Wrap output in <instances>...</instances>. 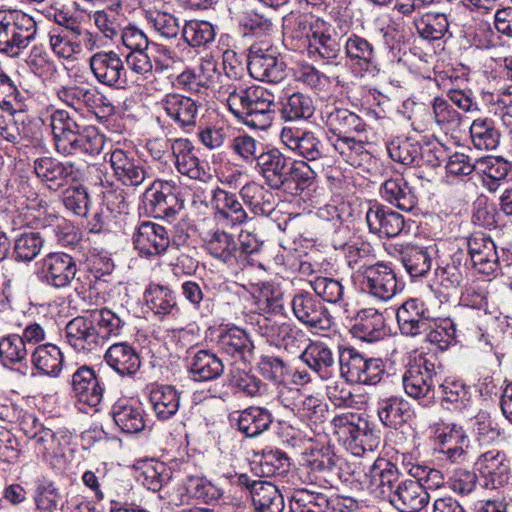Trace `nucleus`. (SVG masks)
I'll list each match as a JSON object with an SVG mask.
<instances>
[{"mask_svg":"<svg viewBox=\"0 0 512 512\" xmlns=\"http://www.w3.org/2000/svg\"><path fill=\"white\" fill-rule=\"evenodd\" d=\"M229 111L243 124L253 129L268 128L278 110L285 121L309 119L315 107L313 100L301 92L285 94L276 102L269 89L253 85L230 84L227 86Z\"/></svg>","mask_w":512,"mask_h":512,"instance_id":"nucleus-1","label":"nucleus"},{"mask_svg":"<svg viewBox=\"0 0 512 512\" xmlns=\"http://www.w3.org/2000/svg\"><path fill=\"white\" fill-rule=\"evenodd\" d=\"M50 127L56 152L63 156L101 153L105 137L93 125H83L66 110L58 109L50 115Z\"/></svg>","mask_w":512,"mask_h":512,"instance_id":"nucleus-2","label":"nucleus"},{"mask_svg":"<svg viewBox=\"0 0 512 512\" xmlns=\"http://www.w3.org/2000/svg\"><path fill=\"white\" fill-rule=\"evenodd\" d=\"M37 25L28 14L17 9L0 10V52L15 57L35 38Z\"/></svg>","mask_w":512,"mask_h":512,"instance_id":"nucleus-3","label":"nucleus"},{"mask_svg":"<svg viewBox=\"0 0 512 512\" xmlns=\"http://www.w3.org/2000/svg\"><path fill=\"white\" fill-rule=\"evenodd\" d=\"M339 371L350 383L378 384L385 374V365L380 358H366L354 347H339Z\"/></svg>","mask_w":512,"mask_h":512,"instance_id":"nucleus-4","label":"nucleus"},{"mask_svg":"<svg viewBox=\"0 0 512 512\" xmlns=\"http://www.w3.org/2000/svg\"><path fill=\"white\" fill-rule=\"evenodd\" d=\"M254 327L256 332L264 337L268 343L283 348L289 353L299 351L305 342V333L294 324L283 319L258 315Z\"/></svg>","mask_w":512,"mask_h":512,"instance_id":"nucleus-5","label":"nucleus"},{"mask_svg":"<svg viewBox=\"0 0 512 512\" xmlns=\"http://www.w3.org/2000/svg\"><path fill=\"white\" fill-rule=\"evenodd\" d=\"M290 304L295 318L306 327L317 331H328L332 327L333 317L315 293L298 290Z\"/></svg>","mask_w":512,"mask_h":512,"instance_id":"nucleus-6","label":"nucleus"},{"mask_svg":"<svg viewBox=\"0 0 512 512\" xmlns=\"http://www.w3.org/2000/svg\"><path fill=\"white\" fill-rule=\"evenodd\" d=\"M39 279L57 289L70 286L76 278L77 264L75 259L64 252H51L37 262Z\"/></svg>","mask_w":512,"mask_h":512,"instance_id":"nucleus-7","label":"nucleus"},{"mask_svg":"<svg viewBox=\"0 0 512 512\" xmlns=\"http://www.w3.org/2000/svg\"><path fill=\"white\" fill-rule=\"evenodd\" d=\"M280 139L287 149L306 161L316 163L327 157L326 144L313 131L285 126Z\"/></svg>","mask_w":512,"mask_h":512,"instance_id":"nucleus-8","label":"nucleus"},{"mask_svg":"<svg viewBox=\"0 0 512 512\" xmlns=\"http://www.w3.org/2000/svg\"><path fill=\"white\" fill-rule=\"evenodd\" d=\"M89 67L101 85L122 89L128 85V73L121 56L113 50L94 53L89 59Z\"/></svg>","mask_w":512,"mask_h":512,"instance_id":"nucleus-9","label":"nucleus"},{"mask_svg":"<svg viewBox=\"0 0 512 512\" xmlns=\"http://www.w3.org/2000/svg\"><path fill=\"white\" fill-rule=\"evenodd\" d=\"M343 49L344 59L356 76H375L379 73L377 52L374 45L366 38L354 33L350 34L343 44Z\"/></svg>","mask_w":512,"mask_h":512,"instance_id":"nucleus-10","label":"nucleus"},{"mask_svg":"<svg viewBox=\"0 0 512 512\" xmlns=\"http://www.w3.org/2000/svg\"><path fill=\"white\" fill-rule=\"evenodd\" d=\"M435 365L425 358H420L411 365L402 377V383L406 394L425 405L434 398Z\"/></svg>","mask_w":512,"mask_h":512,"instance_id":"nucleus-11","label":"nucleus"},{"mask_svg":"<svg viewBox=\"0 0 512 512\" xmlns=\"http://www.w3.org/2000/svg\"><path fill=\"white\" fill-rule=\"evenodd\" d=\"M285 67L271 47L255 43L249 48L247 69L254 79L278 83L286 76Z\"/></svg>","mask_w":512,"mask_h":512,"instance_id":"nucleus-12","label":"nucleus"},{"mask_svg":"<svg viewBox=\"0 0 512 512\" xmlns=\"http://www.w3.org/2000/svg\"><path fill=\"white\" fill-rule=\"evenodd\" d=\"M358 271L363 276V289L380 301L392 299L398 292V281L394 270L383 263L360 265Z\"/></svg>","mask_w":512,"mask_h":512,"instance_id":"nucleus-13","label":"nucleus"},{"mask_svg":"<svg viewBox=\"0 0 512 512\" xmlns=\"http://www.w3.org/2000/svg\"><path fill=\"white\" fill-rule=\"evenodd\" d=\"M33 168L37 178L46 183L50 189L61 187L68 181L77 182L84 175L74 162H61L51 156L35 159Z\"/></svg>","mask_w":512,"mask_h":512,"instance_id":"nucleus-14","label":"nucleus"},{"mask_svg":"<svg viewBox=\"0 0 512 512\" xmlns=\"http://www.w3.org/2000/svg\"><path fill=\"white\" fill-rule=\"evenodd\" d=\"M146 200L156 218L171 219L184 207L173 181H154L145 191Z\"/></svg>","mask_w":512,"mask_h":512,"instance_id":"nucleus-15","label":"nucleus"},{"mask_svg":"<svg viewBox=\"0 0 512 512\" xmlns=\"http://www.w3.org/2000/svg\"><path fill=\"white\" fill-rule=\"evenodd\" d=\"M237 484L249 491L255 512H283L284 498L273 483L264 480H252L247 474L237 477Z\"/></svg>","mask_w":512,"mask_h":512,"instance_id":"nucleus-16","label":"nucleus"},{"mask_svg":"<svg viewBox=\"0 0 512 512\" xmlns=\"http://www.w3.org/2000/svg\"><path fill=\"white\" fill-rule=\"evenodd\" d=\"M400 332L409 337L422 335L435 325L434 315L425 304L416 298L406 300L396 312Z\"/></svg>","mask_w":512,"mask_h":512,"instance_id":"nucleus-17","label":"nucleus"},{"mask_svg":"<svg viewBox=\"0 0 512 512\" xmlns=\"http://www.w3.org/2000/svg\"><path fill=\"white\" fill-rule=\"evenodd\" d=\"M65 340L74 351L83 355L96 352L103 345L88 313L66 324Z\"/></svg>","mask_w":512,"mask_h":512,"instance_id":"nucleus-18","label":"nucleus"},{"mask_svg":"<svg viewBox=\"0 0 512 512\" xmlns=\"http://www.w3.org/2000/svg\"><path fill=\"white\" fill-rule=\"evenodd\" d=\"M134 248L139 254L151 258L163 254L170 245L165 227L150 221L140 223L132 236Z\"/></svg>","mask_w":512,"mask_h":512,"instance_id":"nucleus-19","label":"nucleus"},{"mask_svg":"<svg viewBox=\"0 0 512 512\" xmlns=\"http://www.w3.org/2000/svg\"><path fill=\"white\" fill-rule=\"evenodd\" d=\"M109 162L116 179L126 187H138L149 177L145 165L133 152L116 148L110 153Z\"/></svg>","mask_w":512,"mask_h":512,"instance_id":"nucleus-20","label":"nucleus"},{"mask_svg":"<svg viewBox=\"0 0 512 512\" xmlns=\"http://www.w3.org/2000/svg\"><path fill=\"white\" fill-rule=\"evenodd\" d=\"M475 466L484 479L486 488L496 489L506 485L510 480V461L500 450L492 449L482 453Z\"/></svg>","mask_w":512,"mask_h":512,"instance_id":"nucleus-21","label":"nucleus"},{"mask_svg":"<svg viewBox=\"0 0 512 512\" xmlns=\"http://www.w3.org/2000/svg\"><path fill=\"white\" fill-rule=\"evenodd\" d=\"M467 244L473 266L479 273L490 276L500 269L496 245L489 235L474 232Z\"/></svg>","mask_w":512,"mask_h":512,"instance_id":"nucleus-22","label":"nucleus"},{"mask_svg":"<svg viewBox=\"0 0 512 512\" xmlns=\"http://www.w3.org/2000/svg\"><path fill=\"white\" fill-rule=\"evenodd\" d=\"M388 501L399 512H419L429 503V494L419 481L404 479L389 493Z\"/></svg>","mask_w":512,"mask_h":512,"instance_id":"nucleus-23","label":"nucleus"},{"mask_svg":"<svg viewBox=\"0 0 512 512\" xmlns=\"http://www.w3.org/2000/svg\"><path fill=\"white\" fill-rule=\"evenodd\" d=\"M105 363L120 377L134 379L142 361L133 345L128 342L112 344L104 354Z\"/></svg>","mask_w":512,"mask_h":512,"instance_id":"nucleus-24","label":"nucleus"},{"mask_svg":"<svg viewBox=\"0 0 512 512\" xmlns=\"http://www.w3.org/2000/svg\"><path fill=\"white\" fill-rule=\"evenodd\" d=\"M71 388L72 396L83 405L96 408L102 402L104 387L91 367L81 366L72 374Z\"/></svg>","mask_w":512,"mask_h":512,"instance_id":"nucleus-25","label":"nucleus"},{"mask_svg":"<svg viewBox=\"0 0 512 512\" xmlns=\"http://www.w3.org/2000/svg\"><path fill=\"white\" fill-rule=\"evenodd\" d=\"M289 164L288 158L273 148L261 153L255 168L271 189L278 190L287 182Z\"/></svg>","mask_w":512,"mask_h":512,"instance_id":"nucleus-26","label":"nucleus"},{"mask_svg":"<svg viewBox=\"0 0 512 512\" xmlns=\"http://www.w3.org/2000/svg\"><path fill=\"white\" fill-rule=\"evenodd\" d=\"M369 231L379 237H396L404 228V217L381 204L372 205L366 213Z\"/></svg>","mask_w":512,"mask_h":512,"instance_id":"nucleus-27","label":"nucleus"},{"mask_svg":"<svg viewBox=\"0 0 512 512\" xmlns=\"http://www.w3.org/2000/svg\"><path fill=\"white\" fill-rule=\"evenodd\" d=\"M216 346L220 354L244 362L252 357L254 351L249 334L236 326L221 331Z\"/></svg>","mask_w":512,"mask_h":512,"instance_id":"nucleus-28","label":"nucleus"},{"mask_svg":"<svg viewBox=\"0 0 512 512\" xmlns=\"http://www.w3.org/2000/svg\"><path fill=\"white\" fill-rule=\"evenodd\" d=\"M377 416L383 426L398 430L414 418V410L403 397L391 395L378 400Z\"/></svg>","mask_w":512,"mask_h":512,"instance_id":"nucleus-29","label":"nucleus"},{"mask_svg":"<svg viewBox=\"0 0 512 512\" xmlns=\"http://www.w3.org/2000/svg\"><path fill=\"white\" fill-rule=\"evenodd\" d=\"M173 161L177 171L190 179L206 181L211 175L194 152V146L188 139L173 140Z\"/></svg>","mask_w":512,"mask_h":512,"instance_id":"nucleus-30","label":"nucleus"},{"mask_svg":"<svg viewBox=\"0 0 512 512\" xmlns=\"http://www.w3.org/2000/svg\"><path fill=\"white\" fill-rule=\"evenodd\" d=\"M369 488L380 496L389 498L394 487L401 482L397 466L384 458H378L365 473Z\"/></svg>","mask_w":512,"mask_h":512,"instance_id":"nucleus-31","label":"nucleus"},{"mask_svg":"<svg viewBox=\"0 0 512 512\" xmlns=\"http://www.w3.org/2000/svg\"><path fill=\"white\" fill-rule=\"evenodd\" d=\"M167 116L181 128H192L196 125V118L200 104L194 99L179 93H169L160 102Z\"/></svg>","mask_w":512,"mask_h":512,"instance_id":"nucleus-32","label":"nucleus"},{"mask_svg":"<svg viewBox=\"0 0 512 512\" xmlns=\"http://www.w3.org/2000/svg\"><path fill=\"white\" fill-rule=\"evenodd\" d=\"M342 45L336 36L331 34V25L328 22L317 24L316 34L310 38L309 53L317 55L327 65H339L344 59L341 56Z\"/></svg>","mask_w":512,"mask_h":512,"instance_id":"nucleus-33","label":"nucleus"},{"mask_svg":"<svg viewBox=\"0 0 512 512\" xmlns=\"http://www.w3.org/2000/svg\"><path fill=\"white\" fill-rule=\"evenodd\" d=\"M300 359L323 380L333 378L338 371L332 350L321 341L308 344Z\"/></svg>","mask_w":512,"mask_h":512,"instance_id":"nucleus-34","label":"nucleus"},{"mask_svg":"<svg viewBox=\"0 0 512 512\" xmlns=\"http://www.w3.org/2000/svg\"><path fill=\"white\" fill-rule=\"evenodd\" d=\"M211 207L220 220H224L232 226L242 225L248 219L238 196L220 187L211 191Z\"/></svg>","mask_w":512,"mask_h":512,"instance_id":"nucleus-35","label":"nucleus"},{"mask_svg":"<svg viewBox=\"0 0 512 512\" xmlns=\"http://www.w3.org/2000/svg\"><path fill=\"white\" fill-rule=\"evenodd\" d=\"M187 360L188 373L195 381L215 380L224 372L222 359L209 350L190 351Z\"/></svg>","mask_w":512,"mask_h":512,"instance_id":"nucleus-36","label":"nucleus"},{"mask_svg":"<svg viewBox=\"0 0 512 512\" xmlns=\"http://www.w3.org/2000/svg\"><path fill=\"white\" fill-rule=\"evenodd\" d=\"M144 300L147 307L159 319L179 314L180 308L175 292L168 286L150 283L145 289Z\"/></svg>","mask_w":512,"mask_h":512,"instance_id":"nucleus-37","label":"nucleus"},{"mask_svg":"<svg viewBox=\"0 0 512 512\" xmlns=\"http://www.w3.org/2000/svg\"><path fill=\"white\" fill-rule=\"evenodd\" d=\"M353 335L365 342L373 343L386 336L385 319L382 313L374 308L360 310L352 326Z\"/></svg>","mask_w":512,"mask_h":512,"instance_id":"nucleus-38","label":"nucleus"},{"mask_svg":"<svg viewBox=\"0 0 512 512\" xmlns=\"http://www.w3.org/2000/svg\"><path fill=\"white\" fill-rule=\"evenodd\" d=\"M324 114L325 124L335 138L365 131L366 124L363 119L348 109L327 107Z\"/></svg>","mask_w":512,"mask_h":512,"instance_id":"nucleus-39","label":"nucleus"},{"mask_svg":"<svg viewBox=\"0 0 512 512\" xmlns=\"http://www.w3.org/2000/svg\"><path fill=\"white\" fill-rule=\"evenodd\" d=\"M111 414L114 423L124 433L135 434L145 428L144 410L139 403L119 400L112 406Z\"/></svg>","mask_w":512,"mask_h":512,"instance_id":"nucleus-40","label":"nucleus"},{"mask_svg":"<svg viewBox=\"0 0 512 512\" xmlns=\"http://www.w3.org/2000/svg\"><path fill=\"white\" fill-rule=\"evenodd\" d=\"M380 195L386 202L406 212L412 211L418 202L414 189L401 176L383 182Z\"/></svg>","mask_w":512,"mask_h":512,"instance_id":"nucleus-41","label":"nucleus"},{"mask_svg":"<svg viewBox=\"0 0 512 512\" xmlns=\"http://www.w3.org/2000/svg\"><path fill=\"white\" fill-rule=\"evenodd\" d=\"M204 249L215 259L224 263H232L239 251L234 236L221 229H212L203 237Z\"/></svg>","mask_w":512,"mask_h":512,"instance_id":"nucleus-42","label":"nucleus"},{"mask_svg":"<svg viewBox=\"0 0 512 512\" xmlns=\"http://www.w3.org/2000/svg\"><path fill=\"white\" fill-rule=\"evenodd\" d=\"M512 170V163L501 156H486L477 159L476 172L482 176L483 186L495 192Z\"/></svg>","mask_w":512,"mask_h":512,"instance_id":"nucleus-43","label":"nucleus"},{"mask_svg":"<svg viewBox=\"0 0 512 512\" xmlns=\"http://www.w3.org/2000/svg\"><path fill=\"white\" fill-rule=\"evenodd\" d=\"M273 422L271 412L259 406H250L238 413L236 425L246 437H257L267 431Z\"/></svg>","mask_w":512,"mask_h":512,"instance_id":"nucleus-44","label":"nucleus"},{"mask_svg":"<svg viewBox=\"0 0 512 512\" xmlns=\"http://www.w3.org/2000/svg\"><path fill=\"white\" fill-rule=\"evenodd\" d=\"M56 94L59 100L75 110H82L83 107L93 109L106 100L97 89L79 85L62 86Z\"/></svg>","mask_w":512,"mask_h":512,"instance_id":"nucleus-45","label":"nucleus"},{"mask_svg":"<svg viewBox=\"0 0 512 512\" xmlns=\"http://www.w3.org/2000/svg\"><path fill=\"white\" fill-rule=\"evenodd\" d=\"M468 314H470V311L463 310L456 314L453 319H441L434 316L435 325H431L423 333L426 336V340L432 344H437L440 348L447 347L456 336V327L468 329V323L465 322V317Z\"/></svg>","mask_w":512,"mask_h":512,"instance_id":"nucleus-46","label":"nucleus"},{"mask_svg":"<svg viewBox=\"0 0 512 512\" xmlns=\"http://www.w3.org/2000/svg\"><path fill=\"white\" fill-rule=\"evenodd\" d=\"M239 195L255 215L269 216L275 209L273 193L254 181L243 185Z\"/></svg>","mask_w":512,"mask_h":512,"instance_id":"nucleus-47","label":"nucleus"},{"mask_svg":"<svg viewBox=\"0 0 512 512\" xmlns=\"http://www.w3.org/2000/svg\"><path fill=\"white\" fill-rule=\"evenodd\" d=\"M149 401L155 416L165 421L179 410L180 393L171 385H157L151 389Z\"/></svg>","mask_w":512,"mask_h":512,"instance_id":"nucleus-48","label":"nucleus"},{"mask_svg":"<svg viewBox=\"0 0 512 512\" xmlns=\"http://www.w3.org/2000/svg\"><path fill=\"white\" fill-rule=\"evenodd\" d=\"M334 150L341 159L353 167H364L372 162V155L363 141L353 136H343L332 140Z\"/></svg>","mask_w":512,"mask_h":512,"instance_id":"nucleus-49","label":"nucleus"},{"mask_svg":"<svg viewBox=\"0 0 512 512\" xmlns=\"http://www.w3.org/2000/svg\"><path fill=\"white\" fill-rule=\"evenodd\" d=\"M31 362L41 374L57 377L62 371L64 356L58 346L46 343L34 349Z\"/></svg>","mask_w":512,"mask_h":512,"instance_id":"nucleus-50","label":"nucleus"},{"mask_svg":"<svg viewBox=\"0 0 512 512\" xmlns=\"http://www.w3.org/2000/svg\"><path fill=\"white\" fill-rule=\"evenodd\" d=\"M470 138L473 146L478 150H494L500 143L501 134L493 119L479 117L472 121Z\"/></svg>","mask_w":512,"mask_h":512,"instance_id":"nucleus-51","label":"nucleus"},{"mask_svg":"<svg viewBox=\"0 0 512 512\" xmlns=\"http://www.w3.org/2000/svg\"><path fill=\"white\" fill-rule=\"evenodd\" d=\"M442 406L450 411L464 412L472 405L470 388L459 380H446L440 385Z\"/></svg>","mask_w":512,"mask_h":512,"instance_id":"nucleus-52","label":"nucleus"},{"mask_svg":"<svg viewBox=\"0 0 512 512\" xmlns=\"http://www.w3.org/2000/svg\"><path fill=\"white\" fill-rule=\"evenodd\" d=\"M401 262L411 277H423L432 267V254L426 247L408 245L401 252Z\"/></svg>","mask_w":512,"mask_h":512,"instance_id":"nucleus-53","label":"nucleus"},{"mask_svg":"<svg viewBox=\"0 0 512 512\" xmlns=\"http://www.w3.org/2000/svg\"><path fill=\"white\" fill-rule=\"evenodd\" d=\"M88 314L103 344L122 333L125 321L112 310L108 308L93 309L88 311Z\"/></svg>","mask_w":512,"mask_h":512,"instance_id":"nucleus-54","label":"nucleus"},{"mask_svg":"<svg viewBox=\"0 0 512 512\" xmlns=\"http://www.w3.org/2000/svg\"><path fill=\"white\" fill-rule=\"evenodd\" d=\"M390 158L405 166H420L422 145L412 138H397L387 146Z\"/></svg>","mask_w":512,"mask_h":512,"instance_id":"nucleus-55","label":"nucleus"},{"mask_svg":"<svg viewBox=\"0 0 512 512\" xmlns=\"http://www.w3.org/2000/svg\"><path fill=\"white\" fill-rule=\"evenodd\" d=\"M298 397L292 404H285L296 416L311 423L322 422L326 412V406L322 401L312 395L301 396L298 390L293 391Z\"/></svg>","mask_w":512,"mask_h":512,"instance_id":"nucleus-56","label":"nucleus"},{"mask_svg":"<svg viewBox=\"0 0 512 512\" xmlns=\"http://www.w3.org/2000/svg\"><path fill=\"white\" fill-rule=\"evenodd\" d=\"M290 507L292 512H327L330 500L324 493L298 489L291 497Z\"/></svg>","mask_w":512,"mask_h":512,"instance_id":"nucleus-57","label":"nucleus"},{"mask_svg":"<svg viewBox=\"0 0 512 512\" xmlns=\"http://www.w3.org/2000/svg\"><path fill=\"white\" fill-rule=\"evenodd\" d=\"M44 239L38 232H23L19 234L13 245V257L17 262L33 261L44 246Z\"/></svg>","mask_w":512,"mask_h":512,"instance_id":"nucleus-58","label":"nucleus"},{"mask_svg":"<svg viewBox=\"0 0 512 512\" xmlns=\"http://www.w3.org/2000/svg\"><path fill=\"white\" fill-rule=\"evenodd\" d=\"M324 22L325 20L321 18H315L304 14L291 16L284 20V34L286 37H291L297 40L307 39L309 44L310 38H313L316 34L317 24L320 25V23Z\"/></svg>","mask_w":512,"mask_h":512,"instance_id":"nucleus-59","label":"nucleus"},{"mask_svg":"<svg viewBox=\"0 0 512 512\" xmlns=\"http://www.w3.org/2000/svg\"><path fill=\"white\" fill-rule=\"evenodd\" d=\"M184 487L190 497L206 504L217 501L222 496V490L205 477L188 476Z\"/></svg>","mask_w":512,"mask_h":512,"instance_id":"nucleus-60","label":"nucleus"},{"mask_svg":"<svg viewBox=\"0 0 512 512\" xmlns=\"http://www.w3.org/2000/svg\"><path fill=\"white\" fill-rule=\"evenodd\" d=\"M230 149L242 162L253 164L263 153V145L254 137L243 133L235 136L230 143Z\"/></svg>","mask_w":512,"mask_h":512,"instance_id":"nucleus-61","label":"nucleus"},{"mask_svg":"<svg viewBox=\"0 0 512 512\" xmlns=\"http://www.w3.org/2000/svg\"><path fill=\"white\" fill-rule=\"evenodd\" d=\"M315 295L323 302L341 304L344 300V286L339 280L318 276L310 281Z\"/></svg>","mask_w":512,"mask_h":512,"instance_id":"nucleus-62","label":"nucleus"},{"mask_svg":"<svg viewBox=\"0 0 512 512\" xmlns=\"http://www.w3.org/2000/svg\"><path fill=\"white\" fill-rule=\"evenodd\" d=\"M80 37L62 32L59 27L53 28L49 32L50 47L57 56L69 59L81 52Z\"/></svg>","mask_w":512,"mask_h":512,"instance_id":"nucleus-63","label":"nucleus"},{"mask_svg":"<svg viewBox=\"0 0 512 512\" xmlns=\"http://www.w3.org/2000/svg\"><path fill=\"white\" fill-rule=\"evenodd\" d=\"M182 36L191 47L206 46L215 39V30L207 21H190L185 24Z\"/></svg>","mask_w":512,"mask_h":512,"instance_id":"nucleus-64","label":"nucleus"}]
</instances>
